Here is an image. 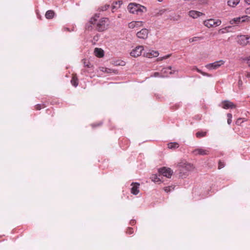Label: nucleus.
Returning a JSON list of instances; mask_svg holds the SVG:
<instances>
[{
	"instance_id": "nucleus-35",
	"label": "nucleus",
	"mask_w": 250,
	"mask_h": 250,
	"mask_svg": "<svg viewBox=\"0 0 250 250\" xmlns=\"http://www.w3.org/2000/svg\"><path fill=\"white\" fill-rule=\"evenodd\" d=\"M134 231L132 228H128L126 230V233L128 234H131L133 233Z\"/></svg>"
},
{
	"instance_id": "nucleus-29",
	"label": "nucleus",
	"mask_w": 250,
	"mask_h": 250,
	"mask_svg": "<svg viewBox=\"0 0 250 250\" xmlns=\"http://www.w3.org/2000/svg\"><path fill=\"white\" fill-rule=\"evenodd\" d=\"M46 107V106L44 104H38L36 105V109H42V108H44Z\"/></svg>"
},
{
	"instance_id": "nucleus-12",
	"label": "nucleus",
	"mask_w": 250,
	"mask_h": 250,
	"mask_svg": "<svg viewBox=\"0 0 250 250\" xmlns=\"http://www.w3.org/2000/svg\"><path fill=\"white\" fill-rule=\"evenodd\" d=\"M192 153L195 155H207L209 154V150L202 148H198L194 150Z\"/></svg>"
},
{
	"instance_id": "nucleus-16",
	"label": "nucleus",
	"mask_w": 250,
	"mask_h": 250,
	"mask_svg": "<svg viewBox=\"0 0 250 250\" xmlns=\"http://www.w3.org/2000/svg\"><path fill=\"white\" fill-rule=\"evenodd\" d=\"M131 185L132 187L131 188V192L134 195H137L139 192V186L140 184L138 183H132Z\"/></svg>"
},
{
	"instance_id": "nucleus-8",
	"label": "nucleus",
	"mask_w": 250,
	"mask_h": 250,
	"mask_svg": "<svg viewBox=\"0 0 250 250\" xmlns=\"http://www.w3.org/2000/svg\"><path fill=\"white\" fill-rule=\"evenodd\" d=\"M143 50V46L139 45L136 47L135 49H133L130 52V54L132 57H138L141 55L142 52Z\"/></svg>"
},
{
	"instance_id": "nucleus-9",
	"label": "nucleus",
	"mask_w": 250,
	"mask_h": 250,
	"mask_svg": "<svg viewBox=\"0 0 250 250\" xmlns=\"http://www.w3.org/2000/svg\"><path fill=\"white\" fill-rule=\"evenodd\" d=\"M250 17L248 16H244L242 17H238L234 18L230 21L231 24H238L241 22H243L246 21H248L250 20Z\"/></svg>"
},
{
	"instance_id": "nucleus-15",
	"label": "nucleus",
	"mask_w": 250,
	"mask_h": 250,
	"mask_svg": "<svg viewBox=\"0 0 250 250\" xmlns=\"http://www.w3.org/2000/svg\"><path fill=\"white\" fill-rule=\"evenodd\" d=\"M171 70V67L170 66L164 68L161 70V76H162V78L168 77L169 75L172 74L173 72Z\"/></svg>"
},
{
	"instance_id": "nucleus-39",
	"label": "nucleus",
	"mask_w": 250,
	"mask_h": 250,
	"mask_svg": "<svg viewBox=\"0 0 250 250\" xmlns=\"http://www.w3.org/2000/svg\"><path fill=\"white\" fill-rule=\"evenodd\" d=\"M245 12H246V14H250V7L247 8V9H246Z\"/></svg>"
},
{
	"instance_id": "nucleus-26",
	"label": "nucleus",
	"mask_w": 250,
	"mask_h": 250,
	"mask_svg": "<svg viewBox=\"0 0 250 250\" xmlns=\"http://www.w3.org/2000/svg\"><path fill=\"white\" fill-rule=\"evenodd\" d=\"M175 187L173 186L166 187L164 188V190L168 193L170 191H173Z\"/></svg>"
},
{
	"instance_id": "nucleus-14",
	"label": "nucleus",
	"mask_w": 250,
	"mask_h": 250,
	"mask_svg": "<svg viewBox=\"0 0 250 250\" xmlns=\"http://www.w3.org/2000/svg\"><path fill=\"white\" fill-rule=\"evenodd\" d=\"M143 25V22L141 21H132L128 24L129 28L133 29L135 28L140 27Z\"/></svg>"
},
{
	"instance_id": "nucleus-33",
	"label": "nucleus",
	"mask_w": 250,
	"mask_h": 250,
	"mask_svg": "<svg viewBox=\"0 0 250 250\" xmlns=\"http://www.w3.org/2000/svg\"><path fill=\"white\" fill-rule=\"evenodd\" d=\"M152 77H162V76H161V73H159V72H155L153 73V75H151Z\"/></svg>"
},
{
	"instance_id": "nucleus-5",
	"label": "nucleus",
	"mask_w": 250,
	"mask_h": 250,
	"mask_svg": "<svg viewBox=\"0 0 250 250\" xmlns=\"http://www.w3.org/2000/svg\"><path fill=\"white\" fill-rule=\"evenodd\" d=\"M159 172L164 176L168 178H170L173 173L172 170L169 167H163L159 169Z\"/></svg>"
},
{
	"instance_id": "nucleus-17",
	"label": "nucleus",
	"mask_w": 250,
	"mask_h": 250,
	"mask_svg": "<svg viewBox=\"0 0 250 250\" xmlns=\"http://www.w3.org/2000/svg\"><path fill=\"white\" fill-rule=\"evenodd\" d=\"M158 52L154 50L149 51L148 52H146L144 53V56L147 58L156 57L158 56Z\"/></svg>"
},
{
	"instance_id": "nucleus-34",
	"label": "nucleus",
	"mask_w": 250,
	"mask_h": 250,
	"mask_svg": "<svg viewBox=\"0 0 250 250\" xmlns=\"http://www.w3.org/2000/svg\"><path fill=\"white\" fill-rule=\"evenodd\" d=\"M193 69L196 70L197 71V72L200 73L201 74H202V75H203L204 76H208V74H207V73H206L205 72H202L201 70H199L197 67H195Z\"/></svg>"
},
{
	"instance_id": "nucleus-20",
	"label": "nucleus",
	"mask_w": 250,
	"mask_h": 250,
	"mask_svg": "<svg viewBox=\"0 0 250 250\" xmlns=\"http://www.w3.org/2000/svg\"><path fill=\"white\" fill-rule=\"evenodd\" d=\"M240 2V0H229L228 4L230 7H235Z\"/></svg>"
},
{
	"instance_id": "nucleus-19",
	"label": "nucleus",
	"mask_w": 250,
	"mask_h": 250,
	"mask_svg": "<svg viewBox=\"0 0 250 250\" xmlns=\"http://www.w3.org/2000/svg\"><path fill=\"white\" fill-rule=\"evenodd\" d=\"M71 84L76 87L78 84V79L76 74H72V79L71 80Z\"/></svg>"
},
{
	"instance_id": "nucleus-22",
	"label": "nucleus",
	"mask_w": 250,
	"mask_h": 250,
	"mask_svg": "<svg viewBox=\"0 0 250 250\" xmlns=\"http://www.w3.org/2000/svg\"><path fill=\"white\" fill-rule=\"evenodd\" d=\"M168 148L169 149H175L179 146V145L176 142H171L167 144Z\"/></svg>"
},
{
	"instance_id": "nucleus-36",
	"label": "nucleus",
	"mask_w": 250,
	"mask_h": 250,
	"mask_svg": "<svg viewBox=\"0 0 250 250\" xmlns=\"http://www.w3.org/2000/svg\"><path fill=\"white\" fill-rule=\"evenodd\" d=\"M100 70L103 71V72H109V71L108 70H110L109 69H108L107 68H104V67H102V68H100Z\"/></svg>"
},
{
	"instance_id": "nucleus-13",
	"label": "nucleus",
	"mask_w": 250,
	"mask_h": 250,
	"mask_svg": "<svg viewBox=\"0 0 250 250\" xmlns=\"http://www.w3.org/2000/svg\"><path fill=\"white\" fill-rule=\"evenodd\" d=\"M188 15L193 19H196L203 15H204V14L196 10H190L188 12Z\"/></svg>"
},
{
	"instance_id": "nucleus-1",
	"label": "nucleus",
	"mask_w": 250,
	"mask_h": 250,
	"mask_svg": "<svg viewBox=\"0 0 250 250\" xmlns=\"http://www.w3.org/2000/svg\"><path fill=\"white\" fill-rule=\"evenodd\" d=\"M99 15L95 14L90 20V23L93 25H96V29L99 32H102L105 30L107 27V22L108 19L106 18H102L98 20Z\"/></svg>"
},
{
	"instance_id": "nucleus-41",
	"label": "nucleus",
	"mask_w": 250,
	"mask_h": 250,
	"mask_svg": "<svg viewBox=\"0 0 250 250\" xmlns=\"http://www.w3.org/2000/svg\"><path fill=\"white\" fill-rule=\"evenodd\" d=\"M245 1L248 4L250 5V0H245Z\"/></svg>"
},
{
	"instance_id": "nucleus-38",
	"label": "nucleus",
	"mask_w": 250,
	"mask_h": 250,
	"mask_svg": "<svg viewBox=\"0 0 250 250\" xmlns=\"http://www.w3.org/2000/svg\"><path fill=\"white\" fill-rule=\"evenodd\" d=\"M166 11L165 9H162L160 10V11L157 14V15H161Z\"/></svg>"
},
{
	"instance_id": "nucleus-18",
	"label": "nucleus",
	"mask_w": 250,
	"mask_h": 250,
	"mask_svg": "<svg viewBox=\"0 0 250 250\" xmlns=\"http://www.w3.org/2000/svg\"><path fill=\"white\" fill-rule=\"evenodd\" d=\"M94 54L96 57L99 58H101L104 56V51L101 49L98 48H96L94 50Z\"/></svg>"
},
{
	"instance_id": "nucleus-42",
	"label": "nucleus",
	"mask_w": 250,
	"mask_h": 250,
	"mask_svg": "<svg viewBox=\"0 0 250 250\" xmlns=\"http://www.w3.org/2000/svg\"><path fill=\"white\" fill-rule=\"evenodd\" d=\"M157 1L159 2H162L163 0H157Z\"/></svg>"
},
{
	"instance_id": "nucleus-4",
	"label": "nucleus",
	"mask_w": 250,
	"mask_h": 250,
	"mask_svg": "<svg viewBox=\"0 0 250 250\" xmlns=\"http://www.w3.org/2000/svg\"><path fill=\"white\" fill-rule=\"evenodd\" d=\"M221 23V21L220 20H215L212 19H210L204 21V25L208 28L219 26Z\"/></svg>"
},
{
	"instance_id": "nucleus-11",
	"label": "nucleus",
	"mask_w": 250,
	"mask_h": 250,
	"mask_svg": "<svg viewBox=\"0 0 250 250\" xmlns=\"http://www.w3.org/2000/svg\"><path fill=\"white\" fill-rule=\"evenodd\" d=\"M148 34V30L146 28H143L137 33L136 36L140 39H146L147 38Z\"/></svg>"
},
{
	"instance_id": "nucleus-30",
	"label": "nucleus",
	"mask_w": 250,
	"mask_h": 250,
	"mask_svg": "<svg viewBox=\"0 0 250 250\" xmlns=\"http://www.w3.org/2000/svg\"><path fill=\"white\" fill-rule=\"evenodd\" d=\"M225 166V164L224 162L221 161H219L218 162V169H221L223 168Z\"/></svg>"
},
{
	"instance_id": "nucleus-2",
	"label": "nucleus",
	"mask_w": 250,
	"mask_h": 250,
	"mask_svg": "<svg viewBox=\"0 0 250 250\" xmlns=\"http://www.w3.org/2000/svg\"><path fill=\"white\" fill-rule=\"evenodd\" d=\"M129 11L132 14L141 15L146 11V8L139 4L130 3L127 6Z\"/></svg>"
},
{
	"instance_id": "nucleus-7",
	"label": "nucleus",
	"mask_w": 250,
	"mask_h": 250,
	"mask_svg": "<svg viewBox=\"0 0 250 250\" xmlns=\"http://www.w3.org/2000/svg\"><path fill=\"white\" fill-rule=\"evenodd\" d=\"M225 63V61L223 60H219L218 61L215 62L213 63L208 64L206 65L207 68L211 69H216L220 67L221 66Z\"/></svg>"
},
{
	"instance_id": "nucleus-23",
	"label": "nucleus",
	"mask_w": 250,
	"mask_h": 250,
	"mask_svg": "<svg viewBox=\"0 0 250 250\" xmlns=\"http://www.w3.org/2000/svg\"><path fill=\"white\" fill-rule=\"evenodd\" d=\"M82 62L84 67H87L88 68H92L93 67V65L89 62L88 60L86 59H83Z\"/></svg>"
},
{
	"instance_id": "nucleus-32",
	"label": "nucleus",
	"mask_w": 250,
	"mask_h": 250,
	"mask_svg": "<svg viewBox=\"0 0 250 250\" xmlns=\"http://www.w3.org/2000/svg\"><path fill=\"white\" fill-rule=\"evenodd\" d=\"M170 55H166L165 56H164L163 57H160V58H158L157 59V61H162L164 59H167L168 58H169L170 57Z\"/></svg>"
},
{
	"instance_id": "nucleus-6",
	"label": "nucleus",
	"mask_w": 250,
	"mask_h": 250,
	"mask_svg": "<svg viewBox=\"0 0 250 250\" xmlns=\"http://www.w3.org/2000/svg\"><path fill=\"white\" fill-rule=\"evenodd\" d=\"M250 37L246 35H240L237 37V41L239 44L245 46L248 44L250 41Z\"/></svg>"
},
{
	"instance_id": "nucleus-21",
	"label": "nucleus",
	"mask_w": 250,
	"mask_h": 250,
	"mask_svg": "<svg viewBox=\"0 0 250 250\" xmlns=\"http://www.w3.org/2000/svg\"><path fill=\"white\" fill-rule=\"evenodd\" d=\"M55 12L53 10H48L46 12L45 17L47 19H50L54 17Z\"/></svg>"
},
{
	"instance_id": "nucleus-3",
	"label": "nucleus",
	"mask_w": 250,
	"mask_h": 250,
	"mask_svg": "<svg viewBox=\"0 0 250 250\" xmlns=\"http://www.w3.org/2000/svg\"><path fill=\"white\" fill-rule=\"evenodd\" d=\"M180 173L187 174L188 172L192 171L194 169L193 165L189 163H181L178 165Z\"/></svg>"
},
{
	"instance_id": "nucleus-25",
	"label": "nucleus",
	"mask_w": 250,
	"mask_h": 250,
	"mask_svg": "<svg viewBox=\"0 0 250 250\" xmlns=\"http://www.w3.org/2000/svg\"><path fill=\"white\" fill-rule=\"evenodd\" d=\"M151 180L155 183L161 182L160 178L156 174H153L151 177Z\"/></svg>"
},
{
	"instance_id": "nucleus-10",
	"label": "nucleus",
	"mask_w": 250,
	"mask_h": 250,
	"mask_svg": "<svg viewBox=\"0 0 250 250\" xmlns=\"http://www.w3.org/2000/svg\"><path fill=\"white\" fill-rule=\"evenodd\" d=\"M236 105L229 101H224L222 102V107L224 109H233L236 108Z\"/></svg>"
},
{
	"instance_id": "nucleus-28",
	"label": "nucleus",
	"mask_w": 250,
	"mask_h": 250,
	"mask_svg": "<svg viewBox=\"0 0 250 250\" xmlns=\"http://www.w3.org/2000/svg\"><path fill=\"white\" fill-rule=\"evenodd\" d=\"M227 117H228V121H227L228 124L229 125H230V124L232 122V120H231L232 115L230 113H228L227 114Z\"/></svg>"
},
{
	"instance_id": "nucleus-24",
	"label": "nucleus",
	"mask_w": 250,
	"mask_h": 250,
	"mask_svg": "<svg viewBox=\"0 0 250 250\" xmlns=\"http://www.w3.org/2000/svg\"><path fill=\"white\" fill-rule=\"evenodd\" d=\"M207 135V132L205 131H198L196 133V136L197 138H200L206 136Z\"/></svg>"
},
{
	"instance_id": "nucleus-37",
	"label": "nucleus",
	"mask_w": 250,
	"mask_h": 250,
	"mask_svg": "<svg viewBox=\"0 0 250 250\" xmlns=\"http://www.w3.org/2000/svg\"><path fill=\"white\" fill-rule=\"evenodd\" d=\"M102 124V123H98L97 124H92L91 125V126L92 127H97V126H100Z\"/></svg>"
},
{
	"instance_id": "nucleus-27",
	"label": "nucleus",
	"mask_w": 250,
	"mask_h": 250,
	"mask_svg": "<svg viewBox=\"0 0 250 250\" xmlns=\"http://www.w3.org/2000/svg\"><path fill=\"white\" fill-rule=\"evenodd\" d=\"M203 38L202 37H194L193 38L189 39V42H196L202 40Z\"/></svg>"
},
{
	"instance_id": "nucleus-31",
	"label": "nucleus",
	"mask_w": 250,
	"mask_h": 250,
	"mask_svg": "<svg viewBox=\"0 0 250 250\" xmlns=\"http://www.w3.org/2000/svg\"><path fill=\"white\" fill-rule=\"evenodd\" d=\"M109 5L105 4L104 6H101L100 7V10L103 11H105L109 8Z\"/></svg>"
},
{
	"instance_id": "nucleus-40",
	"label": "nucleus",
	"mask_w": 250,
	"mask_h": 250,
	"mask_svg": "<svg viewBox=\"0 0 250 250\" xmlns=\"http://www.w3.org/2000/svg\"><path fill=\"white\" fill-rule=\"evenodd\" d=\"M247 63L249 65V66H250V57H248L247 59Z\"/></svg>"
}]
</instances>
